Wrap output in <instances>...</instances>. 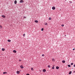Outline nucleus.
I'll return each instance as SVG.
<instances>
[{
  "label": "nucleus",
  "mask_w": 75,
  "mask_h": 75,
  "mask_svg": "<svg viewBox=\"0 0 75 75\" xmlns=\"http://www.w3.org/2000/svg\"><path fill=\"white\" fill-rule=\"evenodd\" d=\"M47 67L48 68H50V65H48Z\"/></svg>",
  "instance_id": "obj_26"
},
{
  "label": "nucleus",
  "mask_w": 75,
  "mask_h": 75,
  "mask_svg": "<svg viewBox=\"0 0 75 75\" xmlns=\"http://www.w3.org/2000/svg\"><path fill=\"white\" fill-rule=\"evenodd\" d=\"M16 73L17 74H20V71H17L16 72Z\"/></svg>",
  "instance_id": "obj_9"
},
{
  "label": "nucleus",
  "mask_w": 75,
  "mask_h": 75,
  "mask_svg": "<svg viewBox=\"0 0 75 75\" xmlns=\"http://www.w3.org/2000/svg\"><path fill=\"white\" fill-rule=\"evenodd\" d=\"M31 70L32 71H34V69L33 67L31 68Z\"/></svg>",
  "instance_id": "obj_20"
},
{
  "label": "nucleus",
  "mask_w": 75,
  "mask_h": 75,
  "mask_svg": "<svg viewBox=\"0 0 75 75\" xmlns=\"http://www.w3.org/2000/svg\"><path fill=\"white\" fill-rule=\"evenodd\" d=\"M55 61V59H52V61L54 62V61Z\"/></svg>",
  "instance_id": "obj_17"
},
{
  "label": "nucleus",
  "mask_w": 75,
  "mask_h": 75,
  "mask_svg": "<svg viewBox=\"0 0 75 75\" xmlns=\"http://www.w3.org/2000/svg\"><path fill=\"white\" fill-rule=\"evenodd\" d=\"M45 25H48V24H47V23H46L45 24Z\"/></svg>",
  "instance_id": "obj_25"
},
{
  "label": "nucleus",
  "mask_w": 75,
  "mask_h": 75,
  "mask_svg": "<svg viewBox=\"0 0 75 75\" xmlns=\"http://www.w3.org/2000/svg\"><path fill=\"white\" fill-rule=\"evenodd\" d=\"M71 73H72V71H70L69 72V75H71Z\"/></svg>",
  "instance_id": "obj_10"
},
{
  "label": "nucleus",
  "mask_w": 75,
  "mask_h": 75,
  "mask_svg": "<svg viewBox=\"0 0 75 75\" xmlns=\"http://www.w3.org/2000/svg\"><path fill=\"white\" fill-rule=\"evenodd\" d=\"M73 51H74V50H75V48H74V49H73Z\"/></svg>",
  "instance_id": "obj_33"
},
{
  "label": "nucleus",
  "mask_w": 75,
  "mask_h": 75,
  "mask_svg": "<svg viewBox=\"0 0 75 75\" xmlns=\"http://www.w3.org/2000/svg\"><path fill=\"white\" fill-rule=\"evenodd\" d=\"M5 50V49L4 48H2V51H4Z\"/></svg>",
  "instance_id": "obj_14"
},
{
  "label": "nucleus",
  "mask_w": 75,
  "mask_h": 75,
  "mask_svg": "<svg viewBox=\"0 0 75 75\" xmlns=\"http://www.w3.org/2000/svg\"><path fill=\"white\" fill-rule=\"evenodd\" d=\"M73 73H75V71L73 72Z\"/></svg>",
  "instance_id": "obj_35"
},
{
  "label": "nucleus",
  "mask_w": 75,
  "mask_h": 75,
  "mask_svg": "<svg viewBox=\"0 0 75 75\" xmlns=\"http://www.w3.org/2000/svg\"><path fill=\"white\" fill-rule=\"evenodd\" d=\"M59 68V67L57 66L56 67V69H58Z\"/></svg>",
  "instance_id": "obj_8"
},
{
  "label": "nucleus",
  "mask_w": 75,
  "mask_h": 75,
  "mask_svg": "<svg viewBox=\"0 0 75 75\" xmlns=\"http://www.w3.org/2000/svg\"><path fill=\"white\" fill-rule=\"evenodd\" d=\"M42 57H44V54H42Z\"/></svg>",
  "instance_id": "obj_27"
},
{
  "label": "nucleus",
  "mask_w": 75,
  "mask_h": 75,
  "mask_svg": "<svg viewBox=\"0 0 75 75\" xmlns=\"http://www.w3.org/2000/svg\"><path fill=\"white\" fill-rule=\"evenodd\" d=\"M73 64H74V63H71V65H73Z\"/></svg>",
  "instance_id": "obj_24"
},
{
  "label": "nucleus",
  "mask_w": 75,
  "mask_h": 75,
  "mask_svg": "<svg viewBox=\"0 0 75 75\" xmlns=\"http://www.w3.org/2000/svg\"><path fill=\"white\" fill-rule=\"evenodd\" d=\"M1 28H3V27H2V26L0 25V29H1Z\"/></svg>",
  "instance_id": "obj_13"
},
{
  "label": "nucleus",
  "mask_w": 75,
  "mask_h": 75,
  "mask_svg": "<svg viewBox=\"0 0 75 75\" xmlns=\"http://www.w3.org/2000/svg\"><path fill=\"white\" fill-rule=\"evenodd\" d=\"M65 1H67V0H65Z\"/></svg>",
  "instance_id": "obj_37"
},
{
  "label": "nucleus",
  "mask_w": 75,
  "mask_h": 75,
  "mask_svg": "<svg viewBox=\"0 0 75 75\" xmlns=\"http://www.w3.org/2000/svg\"><path fill=\"white\" fill-rule=\"evenodd\" d=\"M42 71L43 72H46V70L45 69H44L42 70Z\"/></svg>",
  "instance_id": "obj_2"
},
{
  "label": "nucleus",
  "mask_w": 75,
  "mask_h": 75,
  "mask_svg": "<svg viewBox=\"0 0 75 75\" xmlns=\"http://www.w3.org/2000/svg\"><path fill=\"white\" fill-rule=\"evenodd\" d=\"M24 2V1L23 0H21L20 1V3H23Z\"/></svg>",
  "instance_id": "obj_4"
},
{
  "label": "nucleus",
  "mask_w": 75,
  "mask_h": 75,
  "mask_svg": "<svg viewBox=\"0 0 75 75\" xmlns=\"http://www.w3.org/2000/svg\"><path fill=\"white\" fill-rule=\"evenodd\" d=\"M7 41L8 42H11V40H8Z\"/></svg>",
  "instance_id": "obj_19"
},
{
  "label": "nucleus",
  "mask_w": 75,
  "mask_h": 75,
  "mask_svg": "<svg viewBox=\"0 0 75 75\" xmlns=\"http://www.w3.org/2000/svg\"><path fill=\"white\" fill-rule=\"evenodd\" d=\"M19 61H21V59H19Z\"/></svg>",
  "instance_id": "obj_31"
},
{
  "label": "nucleus",
  "mask_w": 75,
  "mask_h": 75,
  "mask_svg": "<svg viewBox=\"0 0 75 75\" xmlns=\"http://www.w3.org/2000/svg\"><path fill=\"white\" fill-rule=\"evenodd\" d=\"M3 74H7V73L6 72H4L3 73Z\"/></svg>",
  "instance_id": "obj_12"
},
{
  "label": "nucleus",
  "mask_w": 75,
  "mask_h": 75,
  "mask_svg": "<svg viewBox=\"0 0 75 75\" xmlns=\"http://www.w3.org/2000/svg\"><path fill=\"white\" fill-rule=\"evenodd\" d=\"M52 18H51V17H49V20H51Z\"/></svg>",
  "instance_id": "obj_21"
},
{
  "label": "nucleus",
  "mask_w": 75,
  "mask_h": 75,
  "mask_svg": "<svg viewBox=\"0 0 75 75\" xmlns=\"http://www.w3.org/2000/svg\"><path fill=\"white\" fill-rule=\"evenodd\" d=\"M23 18H26V17H25V16H24V17H23Z\"/></svg>",
  "instance_id": "obj_30"
},
{
  "label": "nucleus",
  "mask_w": 75,
  "mask_h": 75,
  "mask_svg": "<svg viewBox=\"0 0 75 75\" xmlns=\"http://www.w3.org/2000/svg\"><path fill=\"white\" fill-rule=\"evenodd\" d=\"M68 67H71V65L69 64L68 65Z\"/></svg>",
  "instance_id": "obj_22"
},
{
  "label": "nucleus",
  "mask_w": 75,
  "mask_h": 75,
  "mask_svg": "<svg viewBox=\"0 0 75 75\" xmlns=\"http://www.w3.org/2000/svg\"><path fill=\"white\" fill-rule=\"evenodd\" d=\"M65 37H66V36H67V35H65Z\"/></svg>",
  "instance_id": "obj_36"
},
{
  "label": "nucleus",
  "mask_w": 75,
  "mask_h": 75,
  "mask_svg": "<svg viewBox=\"0 0 75 75\" xmlns=\"http://www.w3.org/2000/svg\"><path fill=\"white\" fill-rule=\"evenodd\" d=\"M62 63H65V60H63L62 61Z\"/></svg>",
  "instance_id": "obj_15"
},
{
  "label": "nucleus",
  "mask_w": 75,
  "mask_h": 75,
  "mask_svg": "<svg viewBox=\"0 0 75 75\" xmlns=\"http://www.w3.org/2000/svg\"><path fill=\"white\" fill-rule=\"evenodd\" d=\"M1 17L3 18H6V16H5L4 15H2Z\"/></svg>",
  "instance_id": "obj_5"
},
{
  "label": "nucleus",
  "mask_w": 75,
  "mask_h": 75,
  "mask_svg": "<svg viewBox=\"0 0 75 75\" xmlns=\"http://www.w3.org/2000/svg\"><path fill=\"white\" fill-rule=\"evenodd\" d=\"M61 26H62V27H64V24H62V25Z\"/></svg>",
  "instance_id": "obj_23"
},
{
  "label": "nucleus",
  "mask_w": 75,
  "mask_h": 75,
  "mask_svg": "<svg viewBox=\"0 0 75 75\" xmlns=\"http://www.w3.org/2000/svg\"><path fill=\"white\" fill-rule=\"evenodd\" d=\"M74 67H75V64L74 65Z\"/></svg>",
  "instance_id": "obj_34"
},
{
  "label": "nucleus",
  "mask_w": 75,
  "mask_h": 75,
  "mask_svg": "<svg viewBox=\"0 0 75 75\" xmlns=\"http://www.w3.org/2000/svg\"><path fill=\"white\" fill-rule=\"evenodd\" d=\"M25 33H24V34H23V37H25Z\"/></svg>",
  "instance_id": "obj_28"
},
{
  "label": "nucleus",
  "mask_w": 75,
  "mask_h": 75,
  "mask_svg": "<svg viewBox=\"0 0 75 75\" xmlns=\"http://www.w3.org/2000/svg\"><path fill=\"white\" fill-rule=\"evenodd\" d=\"M54 67H55V66L54 65H53V67H52V69H54Z\"/></svg>",
  "instance_id": "obj_16"
},
{
  "label": "nucleus",
  "mask_w": 75,
  "mask_h": 75,
  "mask_svg": "<svg viewBox=\"0 0 75 75\" xmlns=\"http://www.w3.org/2000/svg\"><path fill=\"white\" fill-rule=\"evenodd\" d=\"M21 68L23 69V68H24V67L23 66V65H21L20 66Z\"/></svg>",
  "instance_id": "obj_3"
},
{
  "label": "nucleus",
  "mask_w": 75,
  "mask_h": 75,
  "mask_svg": "<svg viewBox=\"0 0 75 75\" xmlns=\"http://www.w3.org/2000/svg\"><path fill=\"white\" fill-rule=\"evenodd\" d=\"M26 75H30V74H26Z\"/></svg>",
  "instance_id": "obj_32"
},
{
  "label": "nucleus",
  "mask_w": 75,
  "mask_h": 75,
  "mask_svg": "<svg viewBox=\"0 0 75 75\" xmlns=\"http://www.w3.org/2000/svg\"><path fill=\"white\" fill-rule=\"evenodd\" d=\"M35 22L36 23H38V21L37 20H35Z\"/></svg>",
  "instance_id": "obj_11"
},
{
  "label": "nucleus",
  "mask_w": 75,
  "mask_h": 75,
  "mask_svg": "<svg viewBox=\"0 0 75 75\" xmlns=\"http://www.w3.org/2000/svg\"><path fill=\"white\" fill-rule=\"evenodd\" d=\"M52 10H55V6H53L52 8Z\"/></svg>",
  "instance_id": "obj_1"
},
{
  "label": "nucleus",
  "mask_w": 75,
  "mask_h": 75,
  "mask_svg": "<svg viewBox=\"0 0 75 75\" xmlns=\"http://www.w3.org/2000/svg\"><path fill=\"white\" fill-rule=\"evenodd\" d=\"M13 52H14V53H16V52H17V51L16 50H13Z\"/></svg>",
  "instance_id": "obj_6"
},
{
  "label": "nucleus",
  "mask_w": 75,
  "mask_h": 75,
  "mask_svg": "<svg viewBox=\"0 0 75 75\" xmlns=\"http://www.w3.org/2000/svg\"><path fill=\"white\" fill-rule=\"evenodd\" d=\"M69 3H72V2L71 1H69Z\"/></svg>",
  "instance_id": "obj_29"
},
{
  "label": "nucleus",
  "mask_w": 75,
  "mask_h": 75,
  "mask_svg": "<svg viewBox=\"0 0 75 75\" xmlns=\"http://www.w3.org/2000/svg\"><path fill=\"white\" fill-rule=\"evenodd\" d=\"M43 30H44V28H42L41 29V31H42Z\"/></svg>",
  "instance_id": "obj_18"
},
{
  "label": "nucleus",
  "mask_w": 75,
  "mask_h": 75,
  "mask_svg": "<svg viewBox=\"0 0 75 75\" xmlns=\"http://www.w3.org/2000/svg\"><path fill=\"white\" fill-rule=\"evenodd\" d=\"M17 1L15 0L14 1V4H17Z\"/></svg>",
  "instance_id": "obj_7"
}]
</instances>
